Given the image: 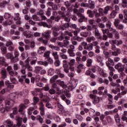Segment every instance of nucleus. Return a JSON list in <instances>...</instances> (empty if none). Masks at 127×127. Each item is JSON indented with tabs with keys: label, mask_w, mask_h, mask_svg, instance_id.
Wrapping results in <instances>:
<instances>
[{
	"label": "nucleus",
	"mask_w": 127,
	"mask_h": 127,
	"mask_svg": "<svg viewBox=\"0 0 127 127\" xmlns=\"http://www.w3.org/2000/svg\"><path fill=\"white\" fill-rule=\"evenodd\" d=\"M14 105V101L11 99H8L5 101V107L3 105L0 106V112L2 114L5 112V111H9L13 105Z\"/></svg>",
	"instance_id": "f257e3e1"
},
{
	"label": "nucleus",
	"mask_w": 127,
	"mask_h": 127,
	"mask_svg": "<svg viewBox=\"0 0 127 127\" xmlns=\"http://www.w3.org/2000/svg\"><path fill=\"white\" fill-rule=\"evenodd\" d=\"M106 64L110 71L109 73L110 76L113 77V75H114V72H115V68L111 66H115V62H114L112 59L108 58L107 61L106 62Z\"/></svg>",
	"instance_id": "f03ea898"
},
{
	"label": "nucleus",
	"mask_w": 127,
	"mask_h": 127,
	"mask_svg": "<svg viewBox=\"0 0 127 127\" xmlns=\"http://www.w3.org/2000/svg\"><path fill=\"white\" fill-rule=\"evenodd\" d=\"M4 17V19H7V20L3 23V25H10L13 23V17L9 13H5Z\"/></svg>",
	"instance_id": "7ed1b4c3"
},
{
	"label": "nucleus",
	"mask_w": 127,
	"mask_h": 127,
	"mask_svg": "<svg viewBox=\"0 0 127 127\" xmlns=\"http://www.w3.org/2000/svg\"><path fill=\"white\" fill-rule=\"evenodd\" d=\"M87 30H88V31H92V30H93V33H94V35L96 38L98 39H102V35L100 34V32H99V30L97 29V27L95 26H88Z\"/></svg>",
	"instance_id": "20e7f679"
},
{
	"label": "nucleus",
	"mask_w": 127,
	"mask_h": 127,
	"mask_svg": "<svg viewBox=\"0 0 127 127\" xmlns=\"http://www.w3.org/2000/svg\"><path fill=\"white\" fill-rule=\"evenodd\" d=\"M98 12H98V10H97V9H94L93 10V12L94 14L95 17H100L101 15H102V16L107 15L105 10L103 9V8H99L98 9Z\"/></svg>",
	"instance_id": "39448f33"
},
{
	"label": "nucleus",
	"mask_w": 127,
	"mask_h": 127,
	"mask_svg": "<svg viewBox=\"0 0 127 127\" xmlns=\"http://www.w3.org/2000/svg\"><path fill=\"white\" fill-rule=\"evenodd\" d=\"M106 27H107L108 29L104 30L102 29L103 33H104V34H105V33H107V34H108V33L110 32V31H113V30L115 29V28L113 27V24L110 21H108L107 22Z\"/></svg>",
	"instance_id": "423d86ee"
},
{
	"label": "nucleus",
	"mask_w": 127,
	"mask_h": 127,
	"mask_svg": "<svg viewBox=\"0 0 127 127\" xmlns=\"http://www.w3.org/2000/svg\"><path fill=\"white\" fill-rule=\"evenodd\" d=\"M47 22H48L49 25L45 22H41L38 23V25H40V26H43L44 27H48V28H51V27H52V23H53V21L52 20L49 19L47 20Z\"/></svg>",
	"instance_id": "0eeeda50"
},
{
	"label": "nucleus",
	"mask_w": 127,
	"mask_h": 127,
	"mask_svg": "<svg viewBox=\"0 0 127 127\" xmlns=\"http://www.w3.org/2000/svg\"><path fill=\"white\" fill-rule=\"evenodd\" d=\"M73 12L74 13H76L77 15L78 16V17H80V18L78 19L79 22H83L84 20H86L87 18L85 17V16L83 15L81 13L79 12V11H78V9H74Z\"/></svg>",
	"instance_id": "6e6552de"
},
{
	"label": "nucleus",
	"mask_w": 127,
	"mask_h": 127,
	"mask_svg": "<svg viewBox=\"0 0 127 127\" xmlns=\"http://www.w3.org/2000/svg\"><path fill=\"white\" fill-rule=\"evenodd\" d=\"M126 67H127V64H123L122 63H118L115 65V68L119 71H120V72H123V71H125Z\"/></svg>",
	"instance_id": "1a4fd4ad"
},
{
	"label": "nucleus",
	"mask_w": 127,
	"mask_h": 127,
	"mask_svg": "<svg viewBox=\"0 0 127 127\" xmlns=\"http://www.w3.org/2000/svg\"><path fill=\"white\" fill-rule=\"evenodd\" d=\"M10 99L9 100H12V101H14L13 100H15V99H19L21 98L22 95L21 93H13L9 95Z\"/></svg>",
	"instance_id": "9d476101"
},
{
	"label": "nucleus",
	"mask_w": 127,
	"mask_h": 127,
	"mask_svg": "<svg viewBox=\"0 0 127 127\" xmlns=\"http://www.w3.org/2000/svg\"><path fill=\"white\" fill-rule=\"evenodd\" d=\"M81 45H82L84 47V49L85 50H87L88 51H91L93 50V46L91 44H88L86 42H81Z\"/></svg>",
	"instance_id": "9b49d317"
},
{
	"label": "nucleus",
	"mask_w": 127,
	"mask_h": 127,
	"mask_svg": "<svg viewBox=\"0 0 127 127\" xmlns=\"http://www.w3.org/2000/svg\"><path fill=\"white\" fill-rule=\"evenodd\" d=\"M66 96L67 98L69 99V98L71 97V94L69 93V91L65 89L64 91V94H62L61 95V98L63 101H66Z\"/></svg>",
	"instance_id": "f8f14e48"
},
{
	"label": "nucleus",
	"mask_w": 127,
	"mask_h": 127,
	"mask_svg": "<svg viewBox=\"0 0 127 127\" xmlns=\"http://www.w3.org/2000/svg\"><path fill=\"white\" fill-rule=\"evenodd\" d=\"M89 97L91 99H94L93 103L94 105L100 103V97L93 94H90Z\"/></svg>",
	"instance_id": "ddd939ff"
},
{
	"label": "nucleus",
	"mask_w": 127,
	"mask_h": 127,
	"mask_svg": "<svg viewBox=\"0 0 127 127\" xmlns=\"http://www.w3.org/2000/svg\"><path fill=\"white\" fill-rule=\"evenodd\" d=\"M14 20H17L16 22V24H18L19 25L21 24V18L19 17V14L18 13H15V16L14 17Z\"/></svg>",
	"instance_id": "4468645a"
},
{
	"label": "nucleus",
	"mask_w": 127,
	"mask_h": 127,
	"mask_svg": "<svg viewBox=\"0 0 127 127\" xmlns=\"http://www.w3.org/2000/svg\"><path fill=\"white\" fill-rule=\"evenodd\" d=\"M27 107L28 106L25 105L24 104H22V103L21 104L19 105V113H21V115H24V111H23V110H24V109H26Z\"/></svg>",
	"instance_id": "2eb2a0df"
},
{
	"label": "nucleus",
	"mask_w": 127,
	"mask_h": 127,
	"mask_svg": "<svg viewBox=\"0 0 127 127\" xmlns=\"http://www.w3.org/2000/svg\"><path fill=\"white\" fill-rule=\"evenodd\" d=\"M75 62H76V61L75 59H71L70 60V62L68 63V64L70 66L69 69L72 71V72L74 71V68L73 66L75 64Z\"/></svg>",
	"instance_id": "dca6fc26"
},
{
	"label": "nucleus",
	"mask_w": 127,
	"mask_h": 127,
	"mask_svg": "<svg viewBox=\"0 0 127 127\" xmlns=\"http://www.w3.org/2000/svg\"><path fill=\"white\" fill-rule=\"evenodd\" d=\"M109 42L110 44H117V46H120V45L123 44V41H122L110 40Z\"/></svg>",
	"instance_id": "f3484780"
},
{
	"label": "nucleus",
	"mask_w": 127,
	"mask_h": 127,
	"mask_svg": "<svg viewBox=\"0 0 127 127\" xmlns=\"http://www.w3.org/2000/svg\"><path fill=\"white\" fill-rule=\"evenodd\" d=\"M50 33H51V31L48 30L44 33H42V37H45L46 39H49V38H50Z\"/></svg>",
	"instance_id": "a211bd4d"
},
{
	"label": "nucleus",
	"mask_w": 127,
	"mask_h": 127,
	"mask_svg": "<svg viewBox=\"0 0 127 127\" xmlns=\"http://www.w3.org/2000/svg\"><path fill=\"white\" fill-rule=\"evenodd\" d=\"M54 36H58V31L60 30V28L58 26H55V27L52 28Z\"/></svg>",
	"instance_id": "6ab92c4d"
},
{
	"label": "nucleus",
	"mask_w": 127,
	"mask_h": 127,
	"mask_svg": "<svg viewBox=\"0 0 127 127\" xmlns=\"http://www.w3.org/2000/svg\"><path fill=\"white\" fill-rule=\"evenodd\" d=\"M16 121H17V124L16 125H13V127H20V126H21V123H22V118L19 117H17L16 118Z\"/></svg>",
	"instance_id": "aec40b11"
},
{
	"label": "nucleus",
	"mask_w": 127,
	"mask_h": 127,
	"mask_svg": "<svg viewBox=\"0 0 127 127\" xmlns=\"http://www.w3.org/2000/svg\"><path fill=\"white\" fill-rule=\"evenodd\" d=\"M23 34L24 36H25L26 38H30V37H31L32 35H33V34H32V32L29 31H26L23 33Z\"/></svg>",
	"instance_id": "412c9836"
},
{
	"label": "nucleus",
	"mask_w": 127,
	"mask_h": 127,
	"mask_svg": "<svg viewBox=\"0 0 127 127\" xmlns=\"http://www.w3.org/2000/svg\"><path fill=\"white\" fill-rule=\"evenodd\" d=\"M61 9L62 11L61 13L62 16L63 17H65V16H66V15H67V11H66V8H65V7L62 6L61 7Z\"/></svg>",
	"instance_id": "4be33fe9"
},
{
	"label": "nucleus",
	"mask_w": 127,
	"mask_h": 127,
	"mask_svg": "<svg viewBox=\"0 0 127 127\" xmlns=\"http://www.w3.org/2000/svg\"><path fill=\"white\" fill-rule=\"evenodd\" d=\"M7 125L6 126V127H11L12 126H13V122H11L9 120H7L3 122V125Z\"/></svg>",
	"instance_id": "5701e85b"
},
{
	"label": "nucleus",
	"mask_w": 127,
	"mask_h": 127,
	"mask_svg": "<svg viewBox=\"0 0 127 127\" xmlns=\"http://www.w3.org/2000/svg\"><path fill=\"white\" fill-rule=\"evenodd\" d=\"M57 83H58L61 87H62V88H63L64 89H66V88H68V86L66 84H65V83L63 81L58 80Z\"/></svg>",
	"instance_id": "b1692460"
},
{
	"label": "nucleus",
	"mask_w": 127,
	"mask_h": 127,
	"mask_svg": "<svg viewBox=\"0 0 127 127\" xmlns=\"http://www.w3.org/2000/svg\"><path fill=\"white\" fill-rule=\"evenodd\" d=\"M5 84L6 86L8 88H10V89H13V88H14V85H13L11 83H10L9 80L6 81L5 82Z\"/></svg>",
	"instance_id": "393cba45"
},
{
	"label": "nucleus",
	"mask_w": 127,
	"mask_h": 127,
	"mask_svg": "<svg viewBox=\"0 0 127 127\" xmlns=\"http://www.w3.org/2000/svg\"><path fill=\"white\" fill-rule=\"evenodd\" d=\"M121 54V51L118 49L117 51L110 52V54L112 56H118L119 54Z\"/></svg>",
	"instance_id": "a878e982"
},
{
	"label": "nucleus",
	"mask_w": 127,
	"mask_h": 127,
	"mask_svg": "<svg viewBox=\"0 0 127 127\" xmlns=\"http://www.w3.org/2000/svg\"><path fill=\"white\" fill-rule=\"evenodd\" d=\"M46 49V48H45L44 47H41L38 50V53L39 54H42V53H44V52H45Z\"/></svg>",
	"instance_id": "bb28decb"
},
{
	"label": "nucleus",
	"mask_w": 127,
	"mask_h": 127,
	"mask_svg": "<svg viewBox=\"0 0 127 127\" xmlns=\"http://www.w3.org/2000/svg\"><path fill=\"white\" fill-rule=\"evenodd\" d=\"M49 47L50 48H51L53 50H56L57 51H60V48L57 46H55L53 45H49Z\"/></svg>",
	"instance_id": "cd10ccee"
},
{
	"label": "nucleus",
	"mask_w": 127,
	"mask_h": 127,
	"mask_svg": "<svg viewBox=\"0 0 127 127\" xmlns=\"http://www.w3.org/2000/svg\"><path fill=\"white\" fill-rule=\"evenodd\" d=\"M63 67L64 72H65V73H68L69 72V65H68V64H64Z\"/></svg>",
	"instance_id": "c85d7f7f"
},
{
	"label": "nucleus",
	"mask_w": 127,
	"mask_h": 127,
	"mask_svg": "<svg viewBox=\"0 0 127 127\" xmlns=\"http://www.w3.org/2000/svg\"><path fill=\"white\" fill-rule=\"evenodd\" d=\"M88 2L90 5V8L91 9H94V8H95V2L92 0H89Z\"/></svg>",
	"instance_id": "c756f323"
},
{
	"label": "nucleus",
	"mask_w": 127,
	"mask_h": 127,
	"mask_svg": "<svg viewBox=\"0 0 127 127\" xmlns=\"http://www.w3.org/2000/svg\"><path fill=\"white\" fill-rule=\"evenodd\" d=\"M113 33L115 35V37L116 38V39H119L120 38V34H119V32L117 31V29H114V30L112 31Z\"/></svg>",
	"instance_id": "7c9ffc66"
},
{
	"label": "nucleus",
	"mask_w": 127,
	"mask_h": 127,
	"mask_svg": "<svg viewBox=\"0 0 127 127\" xmlns=\"http://www.w3.org/2000/svg\"><path fill=\"white\" fill-rule=\"evenodd\" d=\"M95 40H96V38L94 36L89 37L86 39V41L89 43H91L92 41H95Z\"/></svg>",
	"instance_id": "2f4dec72"
},
{
	"label": "nucleus",
	"mask_w": 127,
	"mask_h": 127,
	"mask_svg": "<svg viewBox=\"0 0 127 127\" xmlns=\"http://www.w3.org/2000/svg\"><path fill=\"white\" fill-rule=\"evenodd\" d=\"M52 55L54 57V59L56 61L59 60L58 53L57 52H53Z\"/></svg>",
	"instance_id": "473e14b6"
},
{
	"label": "nucleus",
	"mask_w": 127,
	"mask_h": 127,
	"mask_svg": "<svg viewBox=\"0 0 127 127\" xmlns=\"http://www.w3.org/2000/svg\"><path fill=\"white\" fill-rule=\"evenodd\" d=\"M67 53L69 54V56L71 57H75V54L74 53V50L69 49L67 51Z\"/></svg>",
	"instance_id": "72a5a7b5"
},
{
	"label": "nucleus",
	"mask_w": 127,
	"mask_h": 127,
	"mask_svg": "<svg viewBox=\"0 0 127 127\" xmlns=\"http://www.w3.org/2000/svg\"><path fill=\"white\" fill-rule=\"evenodd\" d=\"M41 70H42V67L40 66H36L34 69V72L39 74L40 73Z\"/></svg>",
	"instance_id": "f704fd0d"
},
{
	"label": "nucleus",
	"mask_w": 127,
	"mask_h": 127,
	"mask_svg": "<svg viewBox=\"0 0 127 127\" xmlns=\"http://www.w3.org/2000/svg\"><path fill=\"white\" fill-rule=\"evenodd\" d=\"M98 71L100 75H101V76H103V77H106V74L104 72V70H103V69L99 67L98 68Z\"/></svg>",
	"instance_id": "c9c22d12"
},
{
	"label": "nucleus",
	"mask_w": 127,
	"mask_h": 127,
	"mask_svg": "<svg viewBox=\"0 0 127 127\" xmlns=\"http://www.w3.org/2000/svg\"><path fill=\"white\" fill-rule=\"evenodd\" d=\"M87 13L89 17H91V18H93V17H94V12L92 10H88L87 11Z\"/></svg>",
	"instance_id": "e433bc0d"
},
{
	"label": "nucleus",
	"mask_w": 127,
	"mask_h": 127,
	"mask_svg": "<svg viewBox=\"0 0 127 127\" xmlns=\"http://www.w3.org/2000/svg\"><path fill=\"white\" fill-rule=\"evenodd\" d=\"M38 65H43V66H45V67H47V66H48V62H43V61H39L38 62Z\"/></svg>",
	"instance_id": "4c0bfd02"
},
{
	"label": "nucleus",
	"mask_w": 127,
	"mask_h": 127,
	"mask_svg": "<svg viewBox=\"0 0 127 127\" xmlns=\"http://www.w3.org/2000/svg\"><path fill=\"white\" fill-rule=\"evenodd\" d=\"M115 121L117 123V124H120L121 123V119H120V116H119V114H116L114 116Z\"/></svg>",
	"instance_id": "58836bf2"
},
{
	"label": "nucleus",
	"mask_w": 127,
	"mask_h": 127,
	"mask_svg": "<svg viewBox=\"0 0 127 127\" xmlns=\"http://www.w3.org/2000/svg\"><path fill=\"white\" fill-rule=\"evenodd\" d=\"M44 102H45L46 103V107L48 109H52V106H51V104L48 102V100L47 99H45L43 100Z\"/></svg>",
	"instance_id": "ea45409f"
},
{
	"label": "nucleus",
	"mask_w": 127,
	"mask_h": 127,
	"mask_svg": "<svg viewBox=\"0 0 127 127\" xmlns=\"http://www.w3.org/2000/svg\"><path fill=\"white\" fill-rule=\"evenodd\" d=\"M36 119L37 121H39L40 124H43V118H41L40 115H38L36 117Z\"/></svg>",
	"instance_id": "a19ab883"
},
{
	"label": "nucleus",
	"mask_w": 127,
	"mask_h": 127,
	"mask_svg": "<svg viewBox=\"0 0 127 127\" xmlns=\"http://www.w3.org/2000/svg\"><path fill=\"white\" fill-rule=\"evenodd\" d=\"M60 56L62 59H64V60L68 59V57L64 53H60Z\"/></svg>",
	"instance_id": "79ce46f5"
},
{
	"label": "nucleus",
	"mask_w": 127,
	"mask_h": 127,
	"mask_svg": "<svg viewBox=\"0 0 127 127\" xmlns=\"http://www.w3.org/2000/svg\"><path fill=\"white\" fill-rule=\"evenodd\" d=\"M118 14V13L116 12L115 10H113L111 13L110 14V16H111V18H115L116 17V15Z\"/></svg>",
	"instance_id": "37998d69"
},
{
	"label": "nucleus",
	"mask_w": 127,
	"mask_h": 127,
	"mask_svg": "<svg viewBox=\"0 0 127 127\" xmlns=\"http://www.w3.org/2000/svg\"><path fill=\"white\" fill-rule=\"evenodd\" d=\"M36 108H37V106H35V108H33V107H30V108H29L28 109V115H31L32 114V112L33 111V110H34V109H36Z\"/></svg>",
	"instance_id": "c03bdc74"
},
{
	"label": "nucleus",
	"mask_w": 127,
	"mask_h": 127,
	"mask_svg": "<svg viewBox=\"0 0 127 127\" xmlns=\"http://www.w3.org/2000/svg\"><path fill=\"white\" fill-rule=\"evenodd\" d=\"M96 59L98 63H102V62H103V58H102L100 55H98L96 56Z\"/></svg>",
	"instance_id": "a18cd8bd"
},
{
	"label": "nucleus",
	"mask_w": 127,
	"mask_h": 127,
	"mask_svg": "<svg viewBox=\"0 0 127 127\" xmlns=\"http://www.w3.org/2000/svg\"><path fill=\"white\" fill-rule=\"evenodd\" d=\"M1 74L2 75V79H5V78H6V71H5V70H2L1 71Z\"/></svg>",
	"instance_id": "49530a36"
},
{
	"label": "nucleus",
	"mask_w": 127,
	"mask_h": 127,
	"mask_svg": "<svg viewBox=\"0 0 127 127\" xmlns=\"http://www.w3.org/2000/svg\"><path fill=\"white\" fill-rule=\"evenodd\" d=\"M80 36H82V37H87L89 36V32H82L80 33Z\"/></svg>",
	"instance_id": "de8ad7c7"
},
{
	"label": "nucleus",
	"mask_w": 127,
	"mask_h": 127,
	"mask_svg": "<svg viewBox=\"0 0 127 127\" xmlns=\"http://www.w3.org/2000/svg\"><path fill=\"white\" fill-rule=\"evenodd\" d=\"M0 64L2 65H5V59L3 57H0Z\"/></svg>",
	"instance_id": "09e8293b"
},
{
	"label": "nucleus",
	"mask_w": 127,
	"mask_h": 127,
	"mask_svg": "<svg viewBox=\"0 0 127 127\" xmlns=\"http://www.w3.org/2000/svg\"><path fill=\"white\" fill-rule=\"evenodd\" d=\"M10 80L11 82L12 83V84H17V83H18L17 80L14 77H10Z\"/></svg>",
	"instance_id": "8fccbe9b"
},
{
	"label": "nucleus",
	"mask_w": 127,
	"mask_h": 127,
	"mask_svg": "<svg viewBox=\"0 0 127 127\" xmlns=\"http://www.w3.org/2000/svg\"><path fill=\"white\" fill-rule=\"evenodd\" d=\"M19 60L18 58L14 57L11 59V62L12 63H15L16 62H18Z\"/></svg>",
	"instance_id": "3c124183"
},
{
	"label": "nucleus",
	"mask_w": 127,
	"mask_h": 127,
	"mask_svg": "<svg viewBox=\"0 0 127 127\" xmlns=\"http://www.w3.org/2000/svg\"><path fill=\"white\" fill-rule=\"evenodd\" d=\"M120 22H121V21L119 19H115L114 21V25L116 26V27H118L119 25H120Z\"/></svg>",
	"instance_id": "603ef678"
},
{
	"label": "nucleus",
	"mask_w": 127,
	"mask_h": 127,
	"mask_svg": "<svg viewBox=\"0 0 127 127\" xmlns=\"http://www.w3.org/2000/svg\"><path fill=\"white\" fill-rule=\"evenodd\" d=\"M54 72H55L54 69L50 68L48 70V75H49V76H52V75H54Z\"/></svg>",
	"instance_id": "864d4df0"
},
{
	"label": "nucleus",
	"mask_w": 127,
	"mask_h": 127,
	"mask_svg": "<svg viewBox=\"0 0 127 127\" xmlns=\"http://www.w3.org/2000/svg\"><path fill=\"white\" fill-rule=\"evenodd\" d=\"M93 63V60H92V59H88V60H87V66H88V67H90L91 66V65H92V63Z\"/></svg>",
	"instance_id": "5fc2aeb1"
},
{
	"label": "nucleus",
	"mask_w": 127,
	"mask_h": 127,
	"mask_svg": "<svg viewBox=\"0 0 127 127\" xmlns=\"http://www.w3.org/2000/svg\"><path fill=\"white\" fill-rule=\"evenodd\" d=\"M71 27H72V28H73L74 29H76V30H77V31H78V32H80V31H81V29L77 28V25H76L75 24H71Z\"/></svg>",
	"instance_id": "6e6d98bb"
},
{
	"label": "nucleus",
	"mask_w": 127,
	"mask_h": 127,
	"mask_svg": "<svg viewBox=\"0 0 127 127\" xmlns=\"http://www.w3.org/2000/svg\"><path fill=\"white\" fill-rule=\"evenodd\" d=\"M50 55V51H47L44 54V57H45V59H48V58H49Z\"/></svg>",
	"instance_id": "4d7b16f0"
},
{
	"label": "nucleus",
	"mask_w": 127,
	"mask_h": 127,
	"mask_svg": "<svg viewBox=\"0 0 127 127\" xmlns=\"http://www.w3.org/2000/svg\"><path fill=\"white\" fill-rule=\"evenodd\" d=\"M26 78V75H22L21 77L19 79V82H20V83H23V81H24V80H25Z\"/></svg>",
	"instance_id": "13d9d810"
},
{
	"label": "nucleus",
	"mask_w": 127,
	"mask_h": 127,
	"mask_svg": "<svg viewBox=\"0 0 127 127\" xmlns=\"http://www.w3.org/2000/svg\"><path fill=\"white\" fill-rule=\"evenodd\" d=\"M9 74L12 77H14V76H16V75H17V72L13 71L12 70L9 72Z\"/></svg>",
	"instance_id": "bf43d9fd"
},
{
	"label": "nucleus",
	"mask_w": 127,
	"mask_h": 127,
	"mask_svg": "<svg viewBox=\"0 0 127 127\" xmlns=\"http://www.w3.org/2000/svg\"><path fill=\"white\" fill-rule=\"evenodd\" d=\"M72 88H74L77 86V80H74L71 82V85H70Z\"/></svg>",
	"instance_id": "052dcab7"
},
{
	"label": "nucleus",
	"mask_w": 127,
	"mask_h": 127,
	"mask_svg": "<svg viewBox=\"0 0 127 127\" xmlns=\"http://www.w3.org/2000/svg\"><path fill=\"white\" fill-rule=\"evenodd\" d=\"M52 10V9L51 8L49 7L47 10L46 15L47 16L49 17L50 15H51V11Z\"/></svg>",
	"instance_id": "680f3d73"
},
{
	"label": "nucleus",
	"mask_w": 127,
	"mask_h": 127,
	"mask_svg": "<svg viewBox=\"0 0 127 127\" xmlns=\"http://www.w3.org/2000/svg\"><path fill=\"white\" fill-rule=\"evenodd\" d=\"M64 35H68V36H70V37H72L73 36V34L71 32H69V31H65L64 32Z\"/></svg>",
	"instance_id": "e2e57ef3"
},
{
	"label": "nucleus",
	"mask_w": 127,
	"mask_h": 127,
	"mask_svg": "<svg viewBox=\"0 0 127 127\" xmlns=\"http://www.w3.org/2000/svg\"><path fill=\"white\" fill-rule=\"evenodd\" d=\"M110 9H111V8L110 7V6H106L104 7V11H105V13L107 14L108 13Z\"/></svg>",
	"instance_id": "0e129e2a"
},
{
	"label": "nucleus",
	"mask_w": 127,
	"mask_h": 127,
	"mask_svg": "<svg viewBox=\"0 0 127 127\" xmlns=\"http://www.w3.org/2000/svg\"><path fill=\"white\" fill-rule=\"evenodd\" d=\"M40 110L41 112H44L45 109L44 108V104H43V103L42 102L40 104Z\"/></svg>",
	"instance_id": "69168bd1"
},
{
	"label": "nucleus",
	"mask_w": 127,
	"mask_h": 127,
	"mask_svg": "<svg viewBox=\"0 0 127 127\" xmlns=\"http://www.w3.org/2000/svg\"><path fill=\"white\" fill-rule=\"evenodd\" d=\"M0 50L2 54H5L6 53V48L5 47H1Z\"/></svg>",
	"instance_id": "338daca9"
},
{
	"label": "nucleus",
	"mask_w": 127,
	"mask_h": 127,
	"mask_svg": "<svg viewBox=\"0 0 127 127\" xmlns=\"http://www.w3.org/2000/svg\"><path fill=\"white\" fill-rule=\"evenodd\" d=\"M127 4V0H122V5L123 7H126Z\"/></svg>",
	"instance_id": "774afa93"
}]
</instances>
